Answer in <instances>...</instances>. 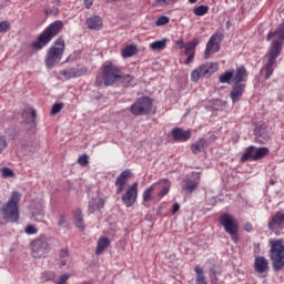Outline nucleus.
I'll return each instance as SVG.
<instances>
[{"mask_svg":"<svg viewBox=\"0 0 284 284\" xmlns=\"http://www.w3.org/2000/svg\"><path fill=\"white\" fill-rule=\"evenodd\" d=\"M63 21L57 20L49 24L43 32L38 37L36 41L32 42L31 48L33 50H42L45 48L58 34H61V30H63Z\"/></svg>","mask_w":284,"mask_h":284,"instance_id":"nucleus-1","label":"nucleus"},{"mask_svg":"<svg viewBox=\"0 0 284 284\" xmlns=\"http://www.w3.org/2000/svg\"><path fill=\"white\" fill-rule=\"evenodd\" d=\"M21 201V193L13 191L9 201L6 205L2 206V219L7 221V223H19L20 213H19V203Z\"/></svg>","mask_w":284,"mask_h":284,"instance_id":"nucleus-2","label":"nucleus"},{"mask_svg":"<svg viewBox=\"0 0 284 284\" xmlns=\"http://www.w3.org/2000/svg\"><path fill=\"white\" fill-rule=\"evenodd\" d=\"M247 75L248 73L245 67L241 65L236 68L234 75V85L231 91V99L233 103H239L241 101V97H243V92H245V81H247Z\"/></svg>","mask_w":284,"mask_h":284,"instance_id":"nucleus-3","label":"nucleus"},{"mask_svg":"<svg viewBox=\"0 0 284 284\" xmlns=\"http://www.w3.org/2000/svg\"><path fill=\"white\" fill-rule=\"evenodd\" d=\"M270 258L272 261L274 272H281L284 268V240H270Z\"/></svg>","mask_w":284,"mask_h":284,"instance_id":"nucleus-4","label":"nucleus"},{"mask_svg":"<svg viewBox=\"0 0 284 284\" xmlns=\"http://www.w3.org/2000/svg\"><path fill=\"white\" fill-rule=\"evenodd\" d=\"M63 52H65V40H63V37H60L55 40L54 45L51 47L47 52V68H54L55 63H59V61L63 59Z\"/></svg>","mask_w":284,"mask_h":284,"instance_id":"nucleus-5","label":"nucleus"},{"mask_svg":"<svg viewBox=\"0 0 284 284\" xmlns=\"http://www.w3.org/2000/svg\"><path fill=\"white\" fill-rule=\"evenodd\" d=\"M226 234L231 235L233 243H239V221L230 213H224L219 219Z\"/></svg>","mask_w":284,"mask_h":284,"instance_id":"nucleus-6","label":"nucleus"},{"mask_svg":"<svg viewBox=\"0 0 284 284\" xmlns=\"http://www.w3.org/2000/svg\"><path fill=\"white\" fill-rule=\"evenodd\" d=\"M50 237L43 234L40 235L31 242V252L33 258H41L42 256H45V254L50 252Z\"/></svg>","mask_w":284,"mask_h":284,"instance_id":"nucleus-7","label":"nucleus"},{"mask_svg":"<svg viewBox=\"0 0 284 284\" xmlns=\"http://www.w3.org/2000/svg\"><path fill=\"white\" fill-rule=\"evenodd\" d=\"M267 154H270V149L267 146L256 148L251 145L245 149L240 161L241 163H247V161H261V159H265Z\"/></svg>","mask_w":284,"mask_h":284,"instance_id":"nucleus-8","label":"nucleus"},{"mask_svg":"<svg viewBox=\"0 0 284 284\" xmlns=\"http://www.w3.org/2000/svg\"><path fill=\"white\" fill-rule=\"evenodd\" d=\"M153 101L150 97L139 98L135 103L130 106V112L133 116H145L152 112Z\"/></svg>","mask_w":284,"mask_h":284,"instance_id":"nucleus-9","label":"nucleus"},{"mask_svg":"<svg viewBox=\"0 0 284 284\" xmlns=\"http://www.w3.org/2000/svg\"><path fill=\"white\" fill-rule=\"evenodd\" d=\"M214 72H219V63L206 62L192 71L191 81L196 83V81H199L201 77H203L204 79H210L211 74H214Z\"/></svg>","mask_w":284,"mask_h":284,"instance_id":"nucleus-10","label":"nucleus"},{"mask_svg":"<svg viewBox=\"0 0 284 284\" xmlns=\"http://www.w3.org/2000/svg\"><path fill=\"white\" fill-rule=\"evenodd\" d=\"M103 79L104 85H114V83L121 81V70H119L112 62H106L103 65Z\"/></svg>","mask_w":284,"mask_h":284,"instance_id":"nucleus-11","label":"nucleus"},{"mask_svg":"<svg viewBox=\"0 0 284 284\" xmlns=\"http://www.w3.org/2000/svg\"><path fill=\"white\" fill-rule=\"evenodd\" d=\"M221 41H223V33L221 31L215 32L209 40L204 53V59H210L212 54L221 50Z\"/></svg>","mask_w":284,"mask_h":284,"instance_id":"nucleus-12","label":"nucleus"},{"mask_svg":"<svg viewBox=\"0 0 284 284\" xmlns=\"http://www.w3.org/2000/svg\"><path fill=\"white\" fill-rule=\"evenodd\" d=\"M268 230L278 236L281 231L284 230V212H276L268 221Z\"/></svg>","mask_w":284,"mask_h":284,"instance_id":"nucleus-13","label":"nucleus"},{"mask_svg":"<svg viewBox=\"0 0 284 284\" xmlns=\"http://www.w3.org/2000/svg\"><path fill=\"white\" fill-rule=\"evenodd\" d=\"M138 196H139V183L135 182L122 195V202L128 207H132V205H134V203H136Z\"/></svg>","mask_w":284,"mask_h":284,"instance_id":"nucleus-14","label":"nucleus"},{"mask_svg":"<svg viewBox=\"0 0 284 284\" xmlns=\"http://www.w3.org/2000/svg\"><path fill=\"white\" fill-rule=\"evenodd\" d=\"M132 179V170H124L115 180L116 194H123L125 186Z\"/></svg>","mask_w":284,"mask_h":284,"instance_id":"nucleus-15","label":"nucleus"},{"mask_svg":"<svg viewBox=\"0 0 284 284\" xmlns=\"http://www.w3.org/2000/svg\"><path fill=\"white\" fill-rule=\"evenodd\" d=\"M171 135L176 143H185V141L192 139V130L185 131L181 128H175L171 131Z\"/></svg>","mask_w":284,"mask_h":284,"instance_id":"nucleus-16","label":"nucleus"},{"mask_svg":"<svg viewBox=\"0 0 284 284\" xmlns=\"http://www.w3.org/2000/svg\"><path fill=\"white\" fill-rule=\"evenodd\" d=\"M64 79H77L88 74V67L69 68L60 72Z\"/></svg>","mask_w":284,"mask_h":284,"instance_id":"nucleus-17","label":"nucleus"},{"mask_svg":"<svg viewBox=\"0 0 284 284\" xmlns=\"http://www.w3.org/2000/svg\"><path fill=\"white\" fill-rule=\"evenodd\" d=\"M267 126L265 124H257L255 126L254 133H255V141L257 143H261L262 145L267 143Z\"/></svg>","mask_w":284,"mask_h":284,"instance_id":"nucleus-18","label":"nucleus"},{"mask_svg":"<svg viewBox=\"0 0 284 284\" xmlns=\"http://www.w3.org/2000/svg\"><path fill=\"white\" fill-rule=\"evenodd\" d=\"M105 207V200L102 197H92L89 201V209L88 212L89 214H94V212L99 210H103Z\"/></svg>","mask_w":284,"mask_h":284,"instance_id":"nucleus-19","label":"nucleus"},{"mask_svg":"<svg viewBox=\"0 0 284 284\" xmlns=\"http://www.w3.org/2000/svg\"><path fill=\"white\" fill-rule=\"evenodd\" d=\"M254 267L257 274H265L270 270V262L263 256H257L255 257Z\"/></svg>","mask_w":284,"mask_h":284,"instance_id":"nucleus-20","label":"nucleus"},{"mask_svg":"<svg viewBox=\"0 0 284 284\" xmlns=\"http://www.w3.org/2000/svg\"><path fill=\"white\" fill-rule=\"evenodd\" d=\"M156 190H161L160 183H154L149 189H146L143 192V203H150V201H154V196L152 194H154Z\"/></svg>","mask_w":284,"mask_h":284,"instance_id":"nucleus-21","label":"nucleus"},{"mask_svg":"<svg viewBox=\"0 0 284 284\" xmlns=\"http://www.w3.org/2000/svg\"><path fill=\"white\" fill-rule=\"evenodd\" d=\"M201 183V178L197 176L196 180H190L187 179L185 181V184L183 186V190L186 194H192V192H194L195 190H197L199 184Z\"/></svg>","mask_w":284,"mask_h":284,"instance_id":"nucleus-22","label":"nucleus"},{"mask_svg":"<svg viewBox=\"0 0 284 284\" xmlns=\"http://www.w3.org/2000/svg\"><path fill=\"white\" fill-rule=\"evenodd\" d=\"M87 26L90 30H101L103 27V20H101V17L94 16L87 20Z\"/></svg>","mask_w":284,"mask_h":284,"instance_id":"nucleus-23","label":"nucleus"},{"mask_svg":"<svg viewBox=\"0 0 284 284\" xmlns=\"http://www.w3.org/2000/svg\"><path fill=\"white\" fill-rule=\"evenodd\" d=\"M205 145H207V140H205V138H201L193 144H191V152L193 154H201V152L205 150Z\"/></svg>","mask_w":284,"mask_h":284,"instance_id":"nucleus-24","label":"nucleus"},{"mask_svg":"<svg viewBox=\"0 0 284 284\" xmlns=\"http://www.w3.org/2000/svg\"><path fill=\"white\" fill-rule=\"evenodd\" d=\"M160 184L161 191L158 193V196L160 199H163V196H166L170 193V187H172V183L169 180H160L158 182Z\"/></svg>","mask_w":284,"mask_h":284,"instance_id":"nucleus-25","label":"nucleus"},{"mask_svg":"<svg viewBox=\"0 0 284 284\" xmlns=\"http://www.w3.org/2000/svg\"><path fill=\"white\" fill-rule=\"evenodd\" d=\"M108 247H110V239H108V237H100L98 240V245H97L95 254L98 256L101 255V253L105 252V250H108Z\"/></svg>","mask_w":284,"mask_h":284,"instance_id":"nucleus-26","label":"nucleus"},{"mask_svg":"<svg viewBox=\"0 0 284 284\" xmlns=\"http://www.w3.org/2000/svg\"><path fill=\"white\" fill-rule=\"evenodd\" d=\"M236 75V70L225 71L219 77L220 83H234V77Z\"/></svg>","mask_w":284,"mask_h":284,"instance_id":"nucleus-27","label":"nucleus"},{"mask_svg":"<svg viewBox=\"0 0 284 284\" xmlns=\"http://www.w3.org/2000/svg\"><path fill=\"white\" fill-rule=\"evenodd\" d=\"M73 216L75 220V227H78L79 230H81V232H83L85 230V225H83V215H82L81 209H75L73 212Z\"/></svg>","mask_w":284,"mask_h":284,"instance_id":"nucleus-28","label":"nucleus"},{"mask_svg":"<svg viewBox=\"0 0 284 284\" xmlns=\"http://www.w3.org/2000/svg\"><path fill=\"white\" fill-rule=\"evenodd\" d=\"M136 54V45L129 44L124 49H122L123 59H130V57H134Z\"/></svg>","mask_w":284,"mask_h":284,"instance_id":"nucleus-29","label":"nucleus"},{"mask_svg":"<svg viewBox=\"0 0 284 284\" xmlns=\"http://www.w3.org/2000/svg\"><path fill=\"white\" fill-rule=\"evenodd\" d=\"M194 272L196 274V284H207V281L205 280V273H203V268H201V266H195Z\"/></svg>","mask_w":284,"mask_h":284,"instance_id":"nucleus-30","label":"nucleus"},{"mask_svg":"<svg viewBox=\"0 0 284 284\" xmlns=\"http://www.w3.org/2000/svg\"><path fill=\"white\" fill-rule=\"evenodd\" d=\"M69 258H70V254L68 253V250L62 248L59 253L60 267H65Z\"/></svg>","mask_w":284,"mask_h":284,"instance_id":"nucleus-31","label":"nucleus"},{"mask_svg":"<svg viewBox=\"0 0 284 284\" xmlns=\"http://www.w3.org/2000/svg\"><path fill=\"white\" fill-rule=\"evenodd\" d=\"M207 12H210V7L207 6H199L193 10V13L195 14V17H205Z\"/></svg>","mask_w":284,"mask_h":284,"instance_id":"nucleus-32","label":"nucleus"},{"mask_svg":"<svg viewBox=\"0 0 284 284\" xmlns=\"http://www.w3.org/2000/svg\"><path fill=\"white\" fill-rule=\"evenodd\" d=\"M168 45V40H159L150 44V48L153 50H165Z\"/></svg>","mask_w":284,"mask_h":284,"instance_id":"nucleus-33","label":"nucleus"},{"mask_svg":"<svg viewBox=\"0 0 284 284\" xmlns=\"http://www.w3.org/2000/svg\"><path fill=\"white\" fill-rule=\"evenodd\" d=\"M197 45H199V39H193L192 41L185 44L184 54H189V52H194Z\"/></svg>","mask_w":284,"mask_h":284,"instance_id":"nucleus-34","label":"nucleus"},{"mask_svg":"<svg viewBox=\"0 0 284 284\" xmlns=\"http://www.w3.org/2000/svg\"><path fill=\"white\" fill-rule=\"evenodd\" d=\"M132 81H134V75L125 74L121 75V79L118 81V83H123L124 88H130V85H132Z\"/></svg>","mask_w":284,"mask_h":284,"instance_id":"nucleus-35","label":"nucleus"},{"mask_svg":"<svg viewBox=\"0 0 284 284\" xmlns=\"http://www.w3.org/2000/svg\"><path fill=\"white\" fill-rule=\"evenodd\" d=\"M63 102H60V103H54L51 108V112L50 114L52 116H55V114H59V112H61L63 110Z\"/></svg>","mask_w":284,"mask_h":284,"instance_id":"nucleus-36","label":"nucleus"},{"mask_svg":"<svg viewBox=\"0 0 284 284\" xmlns=\"http://www.w3.org/2000/svg\"><path fill=\"white\" fill-rule=\"evenodd\" d=\"M168 23H170L168 16H162L155 21V26H158V28H161V26H168Z\"/></svg>","mask_w":284,"mask_h":284,"instance_id":"nucleus-37","label":"nucleus"},{"mask_svg":"<svg viewBox=\"0 0 284 284\" xmlns=\"http://www.w3.org/2000/svg\"><path fill=\"white\" fill-rule=\"evenodd\" d=\"M44 12L47 16L52 14L53 17H57V14H59V6L48 7Z\"/></svg>","mask_w":284,"mask_h":284,"instance_id":"nucleus-38","label":"nucleus"},{"mask_svg":"<svg viewBox=\"0 0 284 284\" xmlns=\"http://www.w3.org/2000/svg\"><path fill=\"white\" fill-rule=\"evenodd\" d=\"M1 172H2L3 179H10V178L14 176V171H12L11 169L3 168L1 170Z\"/></svg>","mask_w":284,"mask_h":284,"instance_id":"nucleus-39","label":"nucleus"},{"mask_svg":"<svg viewBox=\"0 0 284 284\" xmlns=\"http://www.w3.org/2000/svg\"><path fill=\"white\" fill-rule=\"evenodd\" d=\"M10 30V22L2 21L0 22V33L8 32Z\"/></svg>","mask_w":284,"mask_h":284,"instance_id":"nucleus-40","label":"nucleus"},{"mask_svg":"<svg viewBox=\"0 0 284 284\" xmlns=\"http://www.w3.org/2000/svg\"><path fill=\"white\" fill-rule=\"evenodd\" d=\"M26 234H37V232H39V230L37 227H34V225L30 224L27 225L24 229Z\"/></svg>","mask_w":284,"mask_h":284,"instance_id":"nucleus-41","label":"nucleus"},{"mask_svg":"<svg viewBox=\"0 0 284 284\" xmlns=\"http://www.w3.org/2000/svg\"><path fill=\"white\" fill-rule=\"evenodd\" d=\"M78 163H79V165H82V168H85V165H88V163H89L88 156L85 154L80 155L78 159Z\"/></svg>","mask_w":284,"mask_h":284,"instance_id":"nucleus-42","label":"nucleus"},{"mask_svg":"<svg viewBox=\"0 0 284 284\" xmlns=\"http://www.w3.org/2000/svg\"><path fill=\"white\" fill-rule=\"evenodd\" d=\"M194 55H195L194 51H191V52H189V54H186L187 59L184 62L185 65H190L192 63V61H194Z\"/></svg>","mask_w":284,"mask_h":284,"instance_id":"nucleus-43","label":"nucleus"},{"mask_svg":"<svg viewBox=\"0 0 284 284\" xmlns=\"http://www.w3.org/2000/svg\"><path fill=\"white\" fill-rule=\"evenodd\" d=\"M68 278H70V275L63 274V275L60 276V278L58 280L57 284H67L68 283Z\"/></svg>","mask_w":284,"mask_h":284,"instance_id":"nucleus-44","label":"nucleus"},{"mask_svg":"<svg viewBox=\"0 0 284 284\" xmlns=\"http://www.w3.org/2000/svg\"><path fill=\"white\" fill-rule=\"evenodd\" d=\"M8 148V143L6 142L4 139H0V154Z\"/></svg>","mask_w":284,"mask_h":284,"instance_id":"nucleus-45","label":"nucleus"},{"mask_svg":"<svg viewBox=\"0 0 284 284\" xmlns=\"http://www.w3.org/2000/svg\"><path fill=\"white\" fill-rule=\"evenodd\" d=\"M58 225L59 226L65 225V215H63V214L59 215V217H58Z\"/></svg>","mask_w":284,"mask_h":284,"instance_id":"nucleus-46","label":"nucleus"},{"mask_svg":"<svg viewBox=\"0 0 284 284\" xmlns=\"http://www.w3.org/2000/svg\"><path fill=\"white\" fill-rule=\"evenodd\" d=\"M175 43H176V45H179V48L181 50H183V48H185V41H183V39L176 40Z\"/></svg>","mask_w":284,"mask_h":284,"instance_id":"nucleus-47","label":"nucleus"},{"mask_svg":"<svg viewBox=\"0 0 284 284\" xmlns=\"http://www.w3.org/2000/svg\"><path fill=\"white\" fill-rule=\"evenodd\" d=\"M244 230H245V232H252V230H253L252 223L246 222L244 224Z\"/></svg>","mask_w":284,"mask_h":284,"instance_id":"nucleus-48","label":"nucleus"},{"mask_svg":"<svg viewBox=\"0 0 284 284\" xmlns=\"http://www.w3.org/2000/svg\"><path fill=\"white\" fill-rule=\"evenodd\" d=\"M174 1V0H158V3H160L161 6H170V2Z\"/></svg>","mask_w":284,"mask_h":284,"instance_id":"nucleus-49","label":"nucleus"},{"mask_svg":"<svg viewBox=\"0 0 284 284\" xmlns=\"http://www.w3.org/2000/svg\"><path fill=\"white\" fill-rule=\"evenodd\" d=\"M179 210H181V206L179 205V203H174L173 210H172L173 214H176V212H179Z\"/></svg>","mask_w":284,"mask_h":284,"instance_id":"nucleus-50","label":"nucleus"},{"mask_svg":"<svg viewBox=\"0 0 284 284\" xmlns=\"http://www.w3.org/2000/svg\"><path fill=\"white\" fill-rule=\"evenodd\" d=\"M84 6L88 10L92 8V0H84Z\"/></svg>","mask_w":284,"mask_h":284,"instance_id":"nucleus-51","label":"nucleus"},{"mask_svg":"<svg viewBox=\"0 0 284 284\" xmlns=\"http://www.w3.org/2000/svg\"><path fill=\"white\" fill-rule=\"evenodd\" d=\"M95 85H103V78L102 77H97Z\"/></svg>","mask_w":284,"mask_h":284,"instance_id":"nucleus-52","label":"nucleus"},{"mask_svg":"<svg viewBox=\"0 0 284 284\" xmlns=\"http://www.w3.org/2000/svg\"><path fill=\"white\" fill-rule=\"evenodd\" d=\"M214 278L211 280V283L216 284L219 278L216 277V272H213Z\"/></svg>","mask_w":284,"mask_h":284,"instance_id":"nucleus-53","label":"nucleus"},{"mask_svg":"<svg viewBox=\"0 0 284 284\" xmlns=\"http://www.w3.org/2000/svg\"><path fill=\"white\" fill-rule=\"evenodd\" d=\"M31 116L33 120L37 119V111L36 110H31Z\"/></svg>","mask_w":284,"mask_h":284,"instance_id":"nucleus-54","label":"nucleus"},{"mask_svg":"<svg viewBox=\"0 0 284 284\" xmlns=\"http://www.w3.org/2000/svg\"><path fill=\"white\" fill-rule=\"evenodd\" d=\"M10 136H11V139L13 140V141H17V136H19V134H9Z\"/></svg>","mask_w":284,"mask_h":284,"instance_id":"nucleus-55","label":"nucleus"},{"mask_svg":"<svg viewBox=\"0 0 284 284\" xmlns=\"http://www.w3.org/2000/svg\"><path fill=\"white\" fill-rule=\"evenodd\" d=\"M199 0H189V3H196Z\"/></svg>","mask_w":284,"mask_h":284,"instance_id":"nucleus-56","label":"nucleus"}]
</instances>
